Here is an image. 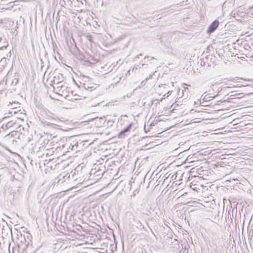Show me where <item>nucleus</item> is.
Masks as SVG:
<instances>
[{"instance_id":"16","label":"nucleus","mask_w":253,"mask_h":253,"mask_svg":"<svg viewBox=\"0 0 253 253\" xmlns=\"http://www.w3.org/2000/svg\"><path fill=\"white\" fill-rule=\"evenodd\" d=\"M147 58H149V56H145L144 58V59H146Z\"/></svg>"},{"instance_id":"8","label":"nucleus","mask_w":253,"mask_h":253,"mask_svg":"<svg viewBox=\"0 0 253 253\" xmlns=\"http://www.w3.org/2000/svg\"><path fill=\"white\" fill-rule=\"evenodd\" d=\"M77 147H78V144L77 143H75L74 145H72L71 144L69 147V148H70L72 150H76V149H74V148L75 147L77 148Z\"/></svg>"},{"instance_id":"11","label":"nucleus","mask_w":253,"mask_h":253,"mask_svg":"<svg viewBox=\"0 0 253 253\" xmlns=\"http://www.w3.org/2000/svg\"><path fill=\"white\" fill-rule=\"evenodd\" d=\"M64 181V180H62L61 178H59L58 181V183H62Z\"/></svg>"},{"instance_id":"3","label":"nucleus","mask_w":253,"mask_h":253,"mask_svg":"<svg viewBox=\"0 0 253 253\" xmlns=\"http://www.w3.org/2000/svg\"><path fill=\"white\" fill-rule=\"evenodd\" d=\"M21 237L23 238L24 241V243H23L22 241H20V243L18 244V248L19 250H21L22 251H24L27 249L29 245V241H26L25 237L24 236L22 237V235H21Z\"/></svg>"},{"instance_id":"10","label":"nucleus","mask_w":253,"mask_h":253,"mask_svg":"<svg viewBox=\"0 0 253 253\" xmlns=\"http://www.w3.org/2000/svg\"><path fill=\"white\" fill-rule=\"evenodd\" d=\"M84 88H85V89H87V88H90L89 86H88V85H86V84H84Z\"/></svg>"},{"instance_id":"25","label":"nucleus","mask_w":253,"mask_h":253,"mask_svg":"<svg viewBox=\"0 0 253 253\" xmlns=\"http://www.w3.org/2000/svg\"><path fill=\"white\" fill-rule=\"evenodd\" d=\"M1 38H0V42L1 41Z\"/></svg>"},{"instance_id":"5","label":"nucleus","mask_w":253,"mask_h":253,"mask_svg":"<svg viewBox=\"0 0 253 253\" xmlns=\"http://www.w3.org/2000/svg\"><path fill=\"white\" fill-rule=\"evenodd\" d=\"M218 92H219V90L218 89L217 93H218ZM217 95H218V93L214 95L213 96H210V94H206L203 97V100H204V101L203 103H204V102H208V101L211 99V98H214L215 97L217 96Z\"/></svg>"},{"instance_id":"4","label":"nucleus","mask_w":253,"mask_h":253,"mask_svg":"<svg viewBox=\"0 0 253 253\" xmlns=\"http://www.w3.org/2000/svg\"><path fill=\"white\" fill-rule=\"evenodd\" d=\"M132 126V124H130L127 125L125 128L122 129L118 134L119 138H123L125 136V133L126 132L129 131Z\"/></svg>"},{"instance_id":"9","label":"nucleus","mask_w":253,"mask_h":253,"mask_svg":"<svg viewBox=\"0 0 253 253\" xmlns=\"http://www.w3.org/2000/svg\"><path fill=\"white\" fill-rule=\"evenodd\" d=\"M5 43H6V44L2 46H1V47H0V49H2L3 48H5L7 46L8 44L7 43V42H6Z\"/></svg>"},{"instance_id":"17","label":"nucleus","mask_w":253,"mask_h":253,"mask_svg":"<svg viewBox=\"0 0 253 253\" xmlns=\"http://www.w3.org/2000/svg\"><path fill=\"white\" fill-rule=\"evenodd\" d=\"M168 94H170V91H169L167 93Z\"/></svg>"},{"instance_id":"7","label":"nucleus","mask_w":253,"mask_h":253,"mask_svg":"<svg viewBox=\"0 0 253 253\" xmlns=\"http://www.w3.org/2000/svg\"><path fill=\"white\" fill-rule=\"evenodd\" d=\"M92 120L95 121L96 122L99 121V123L97 124V125L99 126L104 124L105 123V119L103 118H97H97L93 119Z\"/></svg>"},{"instance_id":"13","label":"nucleus","mask_w":253,"mask_h":253,"mask_svg":"<svg viewBox=\"0 0 253 253\" xmlns=\"http://www.w3.org/2000/svg\"><path fill=\"white\" fill-rule=\"evenodd\" d=\"M58 84H59L61 82V79L59 76H58Z\"/></svg>"},{"instance_id":"1","label":"nucleus","mask_w":253,"mask_h":253,"mask_svg":"<svg viewBox=\"0 0 253 253\" xmlns=\"http://www.w3.org/2000/svg\"><path fill=\"white\" fill-rule=\"evenodd\" d=\"M17 134V131H12L5 136V140L12 146L15 147L17 145V141L14 138V135Z\"/></svg>"},{"instance_id":"18","label":"nucleus","mask_w":253,"mask_h":253,"mask_svg":"<svg viewBox=\"0 0 253 253\" xmlns=\"http://www.w3.org/2000/svg\"><path fill=\"white\" fill-rule=\"evenodd\" d=\"M151 59H154L155 58L154 57H151Z\"/></svg>"},{"instance_id":"23","label":"nucleus","mask_w":253,"mask_h":253,"mask_svg":"<svg viewBox=\"0 0 253 253\" xmlns=\"http://www.w3.org/2000/svg\"><path fill=\"white\" fill-rule=\"evenodd\" d=\"M74 99H75V100H77L78 99H77V98H74Z\"/></svg>"},{"instance_id":"14","label":"nucleus","mask_w":253,"mask_h":253,"mask_svg":"<svg viewBox=\"0 0 253 253\" xmlns=\"http://www.w3.org/2000/svg\"><path fill=\"white\" fill-rule=\"evenodd\" d=\"M69 97H70V96H69V95H67V96H66V98H68V100H72V99H73V98H70Z\"/></svg>"},{"instance_id":"22","label":"nucleus","mask_w":253,"mask_h":253,"mask_svg":"<svg viewBox=\"0 0 253 253\" xmlns=\"http://www.w3.org/2000/svg\"><path fill=\"white\" fill-rule=\"evenodd\" d=\"M203 106H208L207 104L203 105Z\"/></svg>"},{"instance_id":"6","label":"nucleus","mask_w":253,"mask_h":253,"mask_svg":"<svg viewBox=\"0 0 253 253\" xmlns=\"http://www.w3.org/2000/svg\"><path fill=\"white\" fill-rule=\"evenodd\" d=\"M13 124L14 123L12 121H9L6 124H3L2 125V129H3V130H6L8 128L12 126Z\"/></svg>"},{"instance_id":"20","label":"nucleus","mask_w":253,"mask_h":253,"mask_svg":"<svg viewBox=\"0 0 253 253\" xmlns=\"http://www.w3.org/2000/svg\"><path fill=\"white\" fill-rule=\"evenodd\" d=\"M66 176H62L63 178H65Z\"/></svg>"},{"instance_id":"2","label":"nucleus","mask_w":253,"mask_h":253,"mask_svg":"<svg viewBox=\"0 0 253 253\" xmlns=\"http://www.w3.org/2000/svg\"><path fill=\"white\" fill-rule=\"evenodd\" d=\"M219 24V22L217 20H214L209 26L207 33L210 34L212 33L217 28Z\"/></svg>"},{"instance_id":"24","label":"nucleus","mask_w":253,"mask_h":253,"mask_svg":"<svg viewBox=\"0 0 253 253\" xmlns=\"http://www.w3.org/2000/svg\"><path fill=\"white\" fill-rule=\"evenodd\" d=\"M51 160V159H49V161H50Z\"/></svg>"},{"instance_id":"21","label":"nucleus","mask_w":253,"mask_h":253,"mask_svg":"<svg viewBox=\"0 0 253 253\" xmlns=\"http://www.w3.org/2000/svg\"><path fill=\"white\" fill-rule=\"evenodd\" d=\"M145 65V64L143 63V64H142V66H144V65Z\"/></svg>"},{"instance_id":"19","label":"nucleus","mask_w":253,"mask_h":253,"mask_svg":"<svg viewBox=\"0 0 253 253\" xmlns=\"http://www.w3.org/2000/svg\"><path fill=\"white\" fill-rule=\"evenodd\" d=\"M21 241H23V243H24V239H23V240H21Z\"/></svg>"},{"instance_id":"15","label":"nucleus","mask_w":253,"mask_h":253,"mask_svg":"<svg viewBox=\"0 0 253 253\" xmlns=\"http://www.w3.org/2000/svg\"><path fill=\"white\" fill-rule=\"evenodd\" d=\"M5 130H3V129H2V126H1V127H0V132L5 131Z\"/></svg>"},{"instance_id":"12","label":"nucleus","mask_w":253,"mask_h":253,"mask_svg":"<svg viewBox=\"0 0 253 253\" xmlns=\"http://www.w3.org/2000/svg\"><path fill=\"white\" fill-rule=\"evenodd\" d=\"M142 54L141 53V54H139V55H136V56L135 57V58H134V60H135V59L137 58H139V56H142Z\"/></svg>"}]
</instances>
